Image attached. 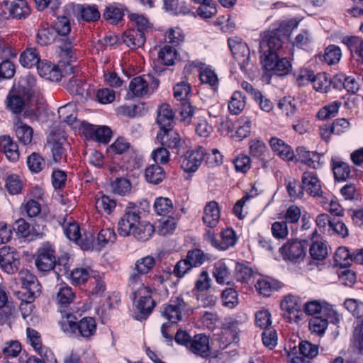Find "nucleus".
Instances as JSON below:
<instances>
[{"label": "nucleus", "mask_w": 363, "mask_h": 363, "mask_svg": "<svg viewBox=\"0 0 363 363\" xmlns=\"http://www.w3.org/2000/svg\"><path fill=\"white\" fill-rule=\"evenodd\" d=\"M5 186L10 194L15 195L21 193L23 183L17 174H13L6 177Z\"/></svg>", "instance_id": "680f3d73"}, {"label": "nucleus", "mask_w": 363, "mask_h": 363, "mask_svg": "<svg viewBox=\"0 0 363 363\" xmlns=\"http://www.w3.org/2000/svg\"><path fill=\"white\" fill-rule=\"evenodd\" d=\"M18 277L24 291L21 292L23 296L28 295V298H35L36 296L40 294V285L36 277L28 269H21L18 273Z\"/></svg>", "instance_id": "2eb2a0df"}, {"label": "nucleus", "mask_w": 363, "mask_h": 363, "mask_svg": "<svg viewBox=\"0 0 363 363\" xmlns=\"http://www.w3.org/2000/svg\"><path fill=\"white\" fill-rule=\"evenodd\" d=\"M41 212L40 203L34 199H29L21 206V213L26 214L28 218L37 217Z\"/></svg>", "instance_id": "e2e57ef3"}, {"label": "nucleus", "mask_w": 363, "mask_h": 363, "mask_svg": "<svg viewBox=\"0 0 363 363\" xmlns=\"http://www.w3.org/2000/svg\"><path fill=\"white\" fill-rule=\"evenodd\" d=\"M16 135L22 144L28 145L31 143L33 130V128L21 121H17L14 124Z\"/></svg>", "instance_id": "473e14b6"}, {"label": "nucleus", "mask_w": 363, "mask_h": 363, "mask_svg": "<svg viewBox=\"0 0 363 363\" xmlns=\"http://www.w3.org/2000/svg\"><path fill=\"white\" fill-rule=\"evenodd\" d=\"M341 56L340 48L337 45H330L325 50L323 60L328 65H334L340 61Z\"/></svg>", "instance_id": "bf43d9fd"}, {"label": "nucleus", "mask_w": 363, "mask_h": 363, "mask_svg": "<svg viewBox=\"0 0 363 363\" xmlns=\"http://www.w3.org/2000/svg\"><path fill=\"white\" fill-rule=\"evenodd\" d=\"M123 43L130 49H136L144 45L146 34L133 28L125 30L123 34Z\"/></svg>", "instance_id": "cd10ccee"}, {"label": "nucleus", "mask_w": 363, "mask_h": 363, "mask_svg": "<svg viewBox=\"0 0 363 363\" xmlns=\"http://www.w3.org/2000/svg\"><path fill=\"white\" fill-rule=\"evenodd\" d=\"M147 77L151 81L148 82L142 77H134L129 84V90L135 96H144L152 94L159 86L160 80L150 75Z\"/></svg>", "instance_id": "9b49d317"}, {"label": "nucleus", "mask_w": 363, "mask_h": 363, "mask_svg": "<svg viewBox=\"0 0 363 363\" xmlns=\"http://www.w3.org/2000/svg\"><path fill=\"white\" fill-rule=\"evenodd\" d=\"M203 237L212 246L221 250H225L234 246L238 241L235 232L232 228H226L220 233V241L218 240L214 233L210 230H206Z\"/></svg>", "instance_id": "9d476101"}, {"label": "nucleus", "mask_w": 363, "mask_h": 363, "mask_svg": "<svg viewBox=\"0 0 363 363\" xmlns=\"http://www.w3.org/2000/svg\"><path fill=\"white\" fill-rule=\"evenodd\" d=\"M174 123V113L170 106L164 104L157 110V123L160 128V130L173 128Z\"/></svg>", "instance_id": "393cba45"}, {"label": "nucleus", "mask_w": 363, "mask_h": 363, "mask_svg": "<svg viewBox=\"0 0 363 363\" xmlns=\"http://www.w3.org/2000/svg\"><path fill=\"white\" fill-rule=\"evenodd\" d=\"M177 55V51L173 46L165 45L158 52V61L164 66H173Z\"/></svg>", "instance_id": "f704fd0d"}, {"label": "nucleus", "mask_w": 363, "mask_h": 363, "mask_svg": "<svg viewBox=\"0 0 363 363\" xmlns=\"http://www.w3.org/2000/svg\"><path fill=\"white\" fill-rule=\"evenodd\" d=\"M186 303L182 297H172L168 303L163 306L162 315L170 323H177L182 319V312L185 310Z\"/></svg>", "instance_id": "ddd939ff"}, {"label": "nucleus", "mask_w": 363, "mask_h": 363, "mask_svg": "<svg viewBox=\"0 0 363 363\" xmlns=\"http://www.w3.org/2000/svg\"><path fill=\"white\" fill-rule=\"evenodd\" d=\"M11 228L18 238L29 241L40 238L43 235L42 233H40L35 227H31L24 218L17 219Z\"/></svg>", "instance_id": "dca6fc26"}, {"label": "nucleus", "mask_w": 363, "mask_h": 363, "mask_svg": "<svg viewBox=\"0 0 363 363\" xmlns=\"http://www.w3.org/2000/svg\"><path fill=\"white\" fill-rule=\"evenodd\" d=\"M301 184L303 192L306 191L313 197L322 196L323 191L320 181L314 172L308 171L303 172L301 177Z\"/></svg>", "instance_id": "6ab92c4d"}, {"label": "nucleus", "mask_w": 363, "mask_h": 363, "mask_svg": "<svg viewBox=\"0 0 363 363\" xmlns=\"http://www.w3.org/2000/svg\"><path fill=\"white\" fill-rule=\"evenodd\" d=\"M37 69L40 77L52 82H58L62 77L59 67L47 60H40L38 64Z\"/></svg>", "instance_id": "5701e85b"}, {"label": "nucleus", "mask_w": 363, "mask_h": 363, "mask_svg": "<svg viewBox=\"0 0 363 363\" xmlns=\"http://www.w3.org/2000/svg\"><path fill=\"white\" fill-rule=\"evenodd\" d=\"M72 260L67 253H64L57 259V263L53 269L57 277L68 276L72 270L70 267Z\"/></svg>", "instance_id": "79ce46f5"}, {"label": "nucleus", "mask_w": 363, "mask_h": 363, "mask_svg": "<svg viewBox=\"0 0 363 363\" xmlns=\"http://www.w3.org/2000/svg\"><path fill=\"white\" fill-rule=\"evenodd\" d=\"M20 256L14 248L3 247L0 249V267L7 274H13L18 270Z\"/></svg>", "instance_id": "f8f14e48"}, {"label": "nucleus", "mask_w": 363, "mask_h": 363, "mask_svg": "<svg viewBox=\"0 0 363 363\" xmlns=\"http://www.w3.org/2000/svg\"><path fill=\"white\" fill-rule=\"evenodd\" d=\"M154 209L157 215L167 216L173 210V203L169 198H157L154 203Z\"/></svg>", "instance_id": "603ef678"}, {"label": "nucleus", "mask_w": 363, "mask_h": 363, "mask_svg": "<svg viewBox=\"0 0 363 363\" xmlns=\"http://www.w3.org/2000/svg\"><path fill=\"white\" fill-rule=\"evenodd\" d=\"M280 306L283 311H286L289 314L300 311L302 307L300 298L293 295L285 296L284 299L281 301Z\"/></svg>", "instance_id": "c03bdc74"}, {"label": "nucleus", "mask_w": 363, "mask_h": 363, "mask_svg": "<svg viewBox=\"0 0 363 363\" xmlns=\"http://www.w3.org/2000/svg\"><path fill=\"white\" fill-rule=\"evenodd\" d=\"M309 253L313 259L323 260L328 255V248L323 242H314L310 247Z\"/></svg>", "instance_id": "0e129e2a"}, {"label": "nucleus", "mask_w": 363, "mask_h": 363, "mask_svg": "<svg viewBox=\"0 0 363 363\" xmlns=\"http://www.w3.org/2000/svg\"><path fill=\"white\" fill-rule=\"evenodd\" d=\"M57 39L55 29L52 26H50L48 23H40L36 34V41L38 45L46 46L57 41Z\"/></svg>", "instance_id": "bb28decb"}, {"label": "nucleus", "mask_w": 363, "mask_h": 363, "mask_svg": "<svg viewBox=\"0 0 363 363\" xmlns=\"http://www.w3.org/2000/svg\"><path fill=\"white\" fill-rule=\"evenodd\" d=\"M341 104L340 101H335L324 106L317 113L318 118L325 120L334 117L337 113Z\"/></svg>", "instance_id": "6e6d98bb"}, {"label": "nucleus", "mask_w": 363, "mask_h": 363, "mask_svg": "<svg viewBox=\"0 0 363 363\" xmlns=\"http://www.w3.org/2000/svg\"><path fill=\"white\" fill-rule=\"evenodd\" d=\"M206 149L201 146L186 151L181 157V168L188 173H194L205 160Z\"/></svg>", "instance_id": "1a4fd4ad"}, {"label": "nucleus", "mask_w": 363, "mask_h": 363, "mask_svg": "<svg viewBox=\"0 0 363 363\" xmlns=\"http://www.w3.org/2000/svg\"><path fill=\"white\" fill-rule=\"evenodd\" d=\"M329 320L325 315L313 316L308 323L309 330L311 333L318 336L323 335L328 326Z\"/></svg>", "instance_id": "58836bf2"}, {"label": "nucleus", "mask_w": 363, "mask_h": 363, "mask_svg": "<svg viewBox=\"0 0 363 363\" xmlns=\"http://www.w3.org/2000/svg\"><path fill=\"white\" fill-rule=\"evenodd\" d=\"M155 265V259L150 255L138 259L135 264L136 273H133L129 278L130 284L141 282V276L146 274L151 271Z\"/></svg>", "instance_id": "412c9836"}, {"label": "nucleus", "mask_w": 363, "mask_h": 363, "mask_svg": "<svg viewBox=\"0 0 363 363\" xmlns=\"http://www.w3.org/2000/svg\"><path fill=\"white\" fill-rule=\"evenodd\" d=\"M75 293L72 287L67 285H61L56 294L55 300L59 306L63 318H66V313H69L67 309L73 303L75 298Z\"/></svg>", "instance_id": "aec40b11"}, {"label": "nucleus", "mask_w": 363, "mask_h": 363, "mask_svg": "<svg viewBox=\"0 0 363 363\" xmlns=\"http://www.w3.org/2000/svg\"><path fill=\"white\" fill-rule=\"evenodd\" d=\"M166 177V173L161 166L158 164L149 165L145 170V180L152 184L157 185L160 184Z\"/></svg>", "instance_id": "7c9ffc66"}, {"label": "nucleus", "mask_w": 363, "mask_h": 363, "mask_svg": "<svg viewBox=\"0 0 363 363\" xmlns=\"http://www.w3.org/2000/svg\"><path fill=\"white\" fill-rule=\"evenodd\" d=\"M19 60L23 67L31 68L34 66L37 67L41 60L37 49L30 48L26 49L21 54Z\"/></svg>", "instance_id": "4c0bfd02"}, {"label": "nucleus", "mask_w": 363, "mask_h": 363, "mask_svg": "<svg viewBox=\"0 0 363 363\" xmlns=\"http://www.w3.org/2000/svg\"><path fill=\"white\" fill-rule=\"evenodd\" d=\"M55 29V34L58 39L57 42H60L59 45L61 51L69 56L75 45L74 38H69L67 35L71 31V26L69 19L65 16H59L52 27Z\"/></svg>", "instance_id": "39448f33"}, {"label": "nucleus", "mask_w": 363, "mask_h": 363, "mask_svg": "<svg viewBox=\"0 0 363 363\" xmlns=\"http://www.w3.org/2000/svg\"><path fill=\"white\" fill-rule=\"evenodd\" d=\"M325 302H320L317 300L307 301L303 306V311L306 315H314L315 314L325 315V309L328 306Z\"/></svg>", "instance_id": "09e8293b"}, {"label": "nucleus", "mask_w": 363, "mask_h": 363, "mask_svg": "<svg viewBox=\"0 0 363 363\" xmlns=\"http://www.w3.org/2000/svg\"><path fill=\"white\" fill-rule=\"evenodd\" d=\"M11 3L13 19H26L30 14L31 10L26 0H13Z\"/></svg>", "instance_id": "c9c22d12"}, {"label": "nucleus", "mask_w": 363, "mask_h": 363, "mask_svg": "<svg viewBox=\"0 0 363 363\" xmlns=\"http://www.w3.org/2000/svg\"><path fill=\"white\" fill-rule=\"evenodd\" d=\"M131 233V235L139 241L148 240L155 233V227L149 222L140 221Z\"/></svg>", "instance_id": "2f4dec72"}, {"label": "nucleus", "mask_w": 363, "mask_h": 363, "mask_svg": "<svg viewBox=\"0 0 363 363\" xmlns=\"http://www.w3.org/2000/svg\"><path fill=\"white\" fill-rule=\"evenodd\" d=\"M298 351L301 357L295 356L291 358L292 363H306L304 358L312 359L318 354V345L309 341L303 340L298 345Z\"/></svg>", "instance_id": "b1692460"}, {"label": "nucleus", "mask_w": 363, "mask_h": 363, "mask_svg": "<svg viewBox=\"0 0 363 363\" xmlns=\"http://www.w3.org/2000/svg\"><path fill=\"white\" fill-rule=\"evenodd\" d=\"M26 334L30 345L40 355H43L45 350H48L47 347H43L40 334L37 330L28 328Z\"/></svg>", "instance_id": "de8ad7c7"}, {"label": "nucleus", "mask_w": 363, "mask_h": 363, "mask_svg": "<svg viewBox=\"0 0 363 363\" xmlns=\"http://www.w3.org/2000/svg\"><path fill=\"white\" fill-rule=\"evenodd\" d=\"M272 150L282 160L292 161L294 158V152L291 147L283 140L273 137L269 140Z\"/></svg>", "instance_id": "a878e982"}, {"label": "nucleus", "mask_w": 363, "mask_h": 363, "mask_svg": "<svg viewBox=\"0 0 363 363\" xmlns=\"http://www.w3.org/2000/svg\"><path fill=\"white\" fill-rule=\"evenodd\" d=\"M152 293V289L143 284L134 292V298H138L133 311L135 319L140 321L146 320L152 313L156 306Z\"/></svg>", "instance_id": "7ed1b4c3"}, {"label": "nucleus", "mask_w": 363, "mask_h": 363, "mask_svg": "<svg viewBox=\"0 0 363 363\" xmlns=\"http://www.w3.org/2000/svg\"><path fill=\"white\" fill-rule=\"evenodd\" d=\"M68 276L70 277L72 284L80 285L87 281L90 274L88 269L79 267L72 269Z\"/></svg>", "instance_id": "13d9d810"}, {"label": "nucleus", "mask_w": 363, "mask_h": 363, "mask_svg": "<svg viewBox=\"0 0 363 363\" xmlns=\"http://www.w3.org/2000/svg\"><path fill=\"white\" fill-rule=\"evenodd\" d=\"M67 218H64L63 222L62 223L64 233L69 240L77 242L82 235L80 227L72 218L70 217L69 221H67Z\"/></svg>", "instance_id": "72a5a7b5"}, {"label": "nucleus", "mask_w": 363, "mask_h": 363, "mask_svg": "<svg viewBox=\"0 0 363 363\" xmlns=\"http://www.w3.org/2000/svg\"><path fill=\"white\" fill-rule=\"evenodd\" d=\"M202 219L203 223L211 228L218 225L220 219V209L217 202L211 201L206 205Z\"/></svg>", "instance_id": "c85d7f7f"}, {"label": "nucleus", "mask_w": 363, "mask_h": 363, "mask_svg": "<svg viewBox=\"0 0 363 363\" xmlns=\"http://www.w3.org/2000/svg\"><path fill=\"white\" fill-rule=\"evenodd\" d=\"M26 96L25 91L14 84L6 97L7 108L14 113H21L25 106Z\"/></svg>", "instance_id": "a211bd4d"}, {"label": "nucleus", "mask_w": 363, "mask_h": 363, "mask_svg": "<svg viewBox=\"0 0 363 363\" xmlns=\"http://www.w3.org/2000/svg\"><path fill=\"white\" fill-rule=\"evenodd\" d=\"M328 235H337L341 238H346L349 235L346 225L338 218L333 217L332 223L329 225Z\"/></svg>", "instance_id": "4d7b16f0"}, {"label": "nucleus", "mask_w": 363, "mask_h": 363, "mask_svg": "<svg viewBox=\"0 0 363 363\" xmlns=\"http://www.w3.org/2000/svg\"><path fill=\"white\" fill-rule=\"evenodd\" d=\"M21 351V345L18 341H13L3 350L4 359L5 362L8 360L17 362L16 357Z\"/></svg>", "instance_id": "052dcab7"}, {"label": "nucleus", "mask_w": 363, "mask_h": 363, "mask_svg": "<svg viewBox=\"0 0 363 363\" xmlns=\"http://www.w3.org/2000/svg\"><path fill=\"white\" fill-rule=\"evenodd\" d=\"M200 6L196 9V13L202 18H209L217 13L216 4L211 1H204L203 2H197Z\"/></svg>", "instance_id": "5fc2aeb1"}, {"label": "nucleus", "mask_w": 363, "mask_h": 363, "mask_svg": "<svg viewBox=\"0 0 363 363\" xmlns=\"http://www.w3.org/2000/svg\"><path fill=\"white\" fill-rule=\"evenodd\" d=\"M116 240V234L113 228H103L97 235V242L100 247H105L108 243H113Z\"/></svg>", "instance_id": "338daca9"}, {"label": "nucleus", "mask_w": 363, "mask_h": 363, "mask_svg": "<svg viewBox=\"0 0 363 363\" xmlns=\"http://www.w3.org/2000/svg\"><path fill=\"white\" fill-rule=\"evenodd\" d=\"M145 214V211L140 206L133 202L128 203L118 223L119 235L123 237L130 235L133 229L141 221Z\"/></svg>", "instance_id": "20e7f679"}, {"label": "nucleus", "mask_w": 363, "mask_h": 363, "mask_svg": "<svg viewBox=\"0 0 363 363\" xmlns=\"http://www.w3.org/2000/svg\"><path fill=\"white\" fill-rule=\"evenodd\" d=\"M245 96L240 91H235L228 104V109L232 114H239L245 107Z\"/></svg>", "instance_id": "ea45409f"}, {"label": "nucleus", "mask_w": 363, "mask_h": 363, "mask_svg": "<svg viewBox=\"0 0 363 363\" xmlns=\"http://www.w3.org/2000/svg\"><path fill=\"white\" fill-rule=\"evenodd\" d=\"M286 39L284 30L279 27L264 33L259 43L263 67L279 76L287 75L291 70L290 61L283 56V45Z\"/></svg>", "instance_id": "f257e3e1"}, {"label": "nucleus", "mask_w": 363, "mask_h": 363, "mask_svg": "<svg viewBox=\"0 0 363 363\" xmlns=\"http://www.w3.org/2000/svg\"><path fill=\"white\" fill-rule=\"evenodd\" d=\"M62 330L69 337L89 340L93 337L97 329L94 318L86 316L79 319L72 313H66V318L60 322Z\"/></svg>", "instance_id": "f03ea898"}, {"label": "nucleus", "mask_w": 363, "mask_h": 363, "mask_svg": "<svg viewBox=\"0 0 363 363\" xmlns=\"http://www.w3.org/2000/svg\"><path fill=\"white\" fill-rule=\"evenodd\" d=\"M188 348L196 355L206 358L210 353L209 339L203 334L196 335L191 340Z\"/></svg>", "instance_id": "4be33fe9"}, {"label": "nucleus", "mask_w": 363, "mask_h": 363, "mask_svg": "<svg viewBox=\"0 0 363 363\" xmlns=\"http://www.w3.org/2000/svg\"><path fill=\"white\" fill-rule=\"evenodd\" d=\"M185 35L178 27L169 28L164 35V40L173 46H177L184 41Z\"/></svg>", "instance_id": "8fccbe9b"}, {"label": "nucleus", "mask_w": 363, "mask_h": 363, "mask_svg": "<svg viewBox=\"0 0 363 363\" xmlns=\"http://www.w3.org/2000/svg\"><path fill=\"white\" fill-rule=\"evenodd\" d=\"M35 263L40 272H48L53 270L57 263L55 246L49 242L44 243L36 252Z\"/></svg>", "instance_id": "6e6552de"}, {"label": "nucleus", "mask_w": 363, "mask_h": 363, "mask_svg": "<svg viewBox=\"0 0 363 363\" xmlns=\"http://www.w3.org/2000/svg\"><path fill=\"white\" fill-rule=\"evenodd\" d=\"M206 259L204 252L198 248L189 250L186 256V259L191 268L200 267L205 262Z\"/></svg>", "instance_id": "864d4df0"}, {"label": "nucleus", "mask_w": 363, "mask_h": 363, "mask_svg": "<svg viewBox=\"0 0 363 363\" xmlns=\"http://www.w3.org/2000/svg\"><path fill=\"white\" fill-rule=\"evenodd\" d=\"M84 85V79L82 77L74 75L68 80L65 86L70 94L82 96L85 91Z\"/></svg>", "instance_id": "37998d69"}, {"label": "nucleus", "mask_w": 363, "mask_h": 363, "mask_svg": "<svg viewBox=\"0 0 363 363\" xmlns=\"http://www.w3.org/2000/svg\"><path fill=\"white\" fill-rule=\"evenodd\" d=\"M332 169L335 181H346L350 175V167L346 162L339 160H332Z\"/></svg>", "instance_id": "e433bc0d"}, {"label": "nucleus", "mask_w": 363, "mask_h": 363, "mask_svg": "<svg viewBox=\"0 0 363 363\" xmlns=\"http://www.w3.org/2000/svg\"><path fill=\"white\" fill-rule=\"evenodd\" d=\"M83 133L90 139L104 144L108 143L112 135V131L108 127H100L89 123L84 125Z\"/></svg>", "instance_id": "f3484780"}, {"label": "nucleus", "mask_w": 363, "mask_h": 363, "mask_svg": "<svg viewBox=\"0 0 363 363\" xmlns=\"http://www.w3.org/2000/svg\"><path fill=\"white\" fill-rule=\"evenodd\" d=\"M164 6L176 15H186L191 12L190 6L184 0H166Z\"/></svg>", "instance_id": "a18cd8bd"}, {"label": "nucleus", "mask_w": 363, "mask_h": 363, "mask_svg": "<svg viewBox=\"0 0 363 363\" xmlns=\"http://www.w3.org/2000/svg\"><path fill=\"white\" fill-rule=\"evenodd\" d=\"M213 275L218 284H223L227 281L230 272L225 262L218 261L213 266Z\"/></svg>", "instance_id": "3c124183"}, {"label": "nucleus", "mask_w": 363, "mask_h": 363, "mask_svg": "<svg viewBox=\"0 0 363 363\" xmlns=\"http://www.w3.org/2000/svg\"><path fill=\"white\" fill-rule=\"evenodd\" d=\"M157 139L160 141L162 146L172 150H175L174 152L177 155L180 153L184 144V141L182 140L179 134L173 128L160 130L157 133Z\"/></svg>", "instance_id": "4468645a"}, {"label": "nucleus", "mask_w": 363, "mask_h": 363, "mask_svg": "<svg viewBox=\"0 0 363 363\" xmlns=\"http://www.w3.org/2000/svg\"><path fill=\"white\" fill-rule=\"evenodd\" d=\"M228 45L240 69L246 72L250 69V66L252 64L250 50L248 45L237 37L228 38Z\"/></svg>", "instance_id": "0eeeda50"}, {"label": "nucleus", "mask_w": 363, "mask_h": 363, "mask_svg": "<svg viewBox=\"0 0 363 363\" xmlns=\"http://www.w3.org/2000/svg\"><path fill=\"white\" fill-rule=\"evenodd\" d=\"M0 151L11 162H16L19 158L18 146L9 136L0 137Z\"/></svg>", "instance_id": "c756f323"}, {"label": "nucleus", "mask_w": 363, "mask_h": 363, "mask_svg": "<svg viewBox=\"0 0 363 363\" xmlns=\"http://www.w3.org/2000/svg\"><path fill=\"white\" fill-rule=\"evenodd\" d=\"M308 246L307 240H288L279 249V252L283 259L293 263H300L303 261L306 255Z\"/></svg>", "instance_id": "423d86ee"}, {"label": "nucleus", "mask_w": 363, "mask_h": 363, "mask_svg": "<svg viewBox=\"0 0 363 363\" xmlns=\"http://www.w3.org/2000/svg\"><path fill=\"white\" fill-rule=\"evenodd\" d=\"M27 165L33 173L41 172L45 167L44 159L36 152H33L27 157Z\"/></svg>", "instance_id": "69168bd1"}, {"label": "nucleus", "mask_w": 363, "mask_h": 363, "mask_svg": "<svg viewBox=\"0 0 363 363\" xmlns=\"http://www.w3.org/2000/svg\"><path fill=\"white\" fill-rule=\"evenodd\" d=\"M78 9L81 18L86 22L96 21L100 18V13L95 5H79Z\"/></svg>", "instance_id": "a19ab883"}, {"label": "nucleus", "mask_w": 363, "mask_h": 363, "mask_svg": "<svg viewBox=\"0 0 363 363\" xmlns=\"http://www.w3.org/2000/svg\"><path fill=\"white\" fill-rule=\"evenodd\" d=\"M250 154L252 157L264 160L267 147L264 143L259 139H252L249 142Z\"/></svg>", "instance_id": "49530a36"}, {"label": "nucleus", "mask_w": 363, "mask_h": 363, "mask_svg": "<svg viewBox=\"0 0 363 363\" xmlns=\"http://www.w3.org/2000/svg\"><path fill=\"white\" fill-rule=\"evenodd\" d=\"M116 206V202L108 196L103 195L96 200V207L100 211H104L107 214H111Z\"/></svg>", "instance_id": "774afa93"}]
</instances>
